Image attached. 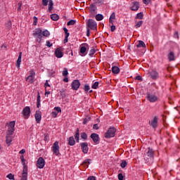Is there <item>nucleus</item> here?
Segmentation results:
<instances>
[{
	"mask_svg": "<svg viewBox=\"0 0 180 180\" xmlns=\"http://www.w3.org/2000/svg\"><path fill=\"white\" fill-rule=\"evenodd\" d=\"M144 160L146 162H150L153 158H154V150L151 148H148L144 153Z\"/></svg>",
	"mask_w": 180,
	"mask_h": 180,
	"instance_id": "obj_1",
	"label": "nucleus"
},
{
	"mask_svg": "<svg viewBox=\"0 0 180 180\" xmlns=\"http://www.w3.org/2000/svg\"><path fill=\"white\" fill-rule=\"evenodd\" d=\"M33 36L37 41L40 42L41 41V38L43 37V31L40 28H38L34 32Z\"/></svg>",
	"mask_w": 180,
	"mask_h": 180,
	"instance_id": "obj_2",
	"label": "nucleus"
},
{
	"mask_svg": "<svg viewBox=\"0 0 180 180\" xmlns=\"http://www.w3.org/2000/svg\"><path fill=\"white\" fill-rule=\"evenodd\" d=\"M116 133V129L115 127L109 128L108 131L105 134V139H110V137H115Z\"/></svg>",
	"mask_w": 180,
	"mask_h": 180,
	"instance_id": "obj_3",
	"label": "nucleus"
},
{
	"mask_svg": "<svg viewBox=\"0 0 180 180\" xmlns=\"http://www.w3.org/2000/svg\"><path fill=\"white\" fill-rule=\"evenodd\" d=\"M87 26H88V27H89V29H91V30H96L98 24H96V20L89 19L87 22Z\"/></svg>",
	"mask_w": 180,
	"mask_h": 180,
	"instance_id": "obj_4",
	"label": "nucleus"
},
{
	"mask_svg": "<svg viewBox=\"0 0 180 180\" xmlns=\"http://www.w3.org/2000/svg\"><path fill=\"white\" fill-rule=\"evenodd\" d=\"M148 77H150L151 79L155 80L158 79V78L160 77V74L156 70H153L148 72Z\"/></svg>",
	"mask_w": 180,
	"mask_h": 180,
	"instance_id": "obj_5",
	"label": "nucleus"
},
{
	"mask_svg": "<svg viewBox=\"0 0 180 180\" xmlns=\"http://www.w3.org/2000/svg\"><path fill=\"white\" fill-rule=\"evenodd\" d=\"M44 165H46V161L44 159L41 157L39 158L37 161V167L39 168V169H41L44 168Z\"/></svg>",
	"mask_w": 180,
	"mask_h": 180,
	"instance_id": "obj_6",
	"label": "nucleus"
},
{
	"mask_svg": "<svg viewBox=\"0 0 180 180\" xmlns=\"http://www.w3.org/2000/svg\"><path fill=\"white\" fill-rule=\"evenodd\" d=\"M71 86L73 91H78L79 86H81V82H79V80L75 79L72 82Z\"/></svg>",
	"mask_w": 180,
	"mask_h": 180,
	"instance_id": "obj_7",
	"label": "nucleus"
},
{
	"mask_svg": "<svg viewBox=\"0 0 180 180\" xmlns=\"http://www.w3.org/2000/svg\"><path fill=\"white\" fill-rule=\"evenodd\" d=\"M52 151L55 155L60 154V146H58V141H56L52 146Z\"/></svg>",
	"mask_w": 180,
	"mask_h": 180,
	"instance_id": "obj_8",
	"label": "nucleus"
},
{
	"mask_svg": "<svg viewBox=\"0 0 180 180\" xmlns=\"http://www.w3.org/2000/svg\"><path fill=\"white\" fill-rule=\"evenodd\" d=\"M36 75V72L33 70L30 71V75L26 77V81L30 84H33L34 82V76Z\"/></svg>",
	"mask_w": 180,
	"mask_h": 180,
	"instance_id": "obj_9",
	"label": "nucleus"
},
{
	"mask_svg": "<svg viewBox=\"0 0 180 180\" xmlns=\"http://www.w3.org/2000/svg\"><path fill=\"white\" fill-rule=\"evenodd\" d=\"M149 124H150L153 129H157V127H158V117L155 116L152 120L149 121Z\"/></svg>",
	"mask_w": 180,
	"mask_h": 180,
	"instance_id": "obj_10",
	"label": "nucleus"
},
{
	"mask_svg": "<svg viewBox=\"0 0 180 180\" xmlns=\"http://www.w3.org/2000/svg\"><path fill=\"white\" fill-rule=\"evenodd\" d=\"M13 131H15V121H12L10 122L8 125V133L10 135L13 134Z\"/></svg>",
	"mask_w": 180,
	"mask_h": 180,
	"instance_id": "obj_11",
	"label": "nucleus"
},
{
	"mask_svg": "<svg viewBox=\"0 0 180 180\" xmlns=\"http://www.w3.org/2000/svg\"><path fill=\"white\" fill-rule=\"evenodd\" d=\"M23 116H25V119H27L29 116H30V107L27 106L24 108L22 112Z\"/></svg>",
	"mask_w": 180,
	"mask_h": 180,
	"instance_id": "obj_12",
	"label": "nucleus"
},
{
	"mask_svg": "<svg viewBox=\"0 0 180 180\" xmlns=\"http://www.w3.org/2000/svg\"><path fill=\"white\" fill-rule=\"evenodd\" d=\"M148 101L151 103L157 102L158 101V97L154 94H147Z\"/></svg>",
	"mask_w": 180,
	"mask_h": 180,
	"instance_id": "obj_13",
	"label": "nucleus"
},
{
	"mask_svg": "<svg viewBox=\"0 0 180 180\" xmlns=\"http://www.w3.org/2000/svg\"><path fill=\"white\" fill-rule=\"evenodd\" d=\"M80 146L82 147V150L84 154H88V151L89 150V148H88V143L86 142L81 143Z\"/></svg>",
	"mask_w": 180,
	"mask_h": 180,
	"instance_id": "obj_14",
	"label": "nucleus"
},
{
	"mask_svg": "<svg viewBox=\"0 0 180 180\" xmlns=\"http://www.w3.org/2000/svg\"><path fill=\"white\" fill-rule=\"evenodd\" d=\"M91 139L93 140L95 144H99V135L98 134H91Z\"/></svg>",
	"mask_w": 180,
	"mask_h": 180,
	"instance_id": "obj_15",
	"label": "nucleus"
},
{
	"mask_svg": "<svg viewBox=\"0 0 180 180\" xmlns=\"http://www.w3.org/2000/svg\"><path fill=\"white\" fill-rule=\"evenodd\" d=\"M55 56L57 57V58H61L64 53H63V51L61 50V48H58L55 51Z\"/></svg>",
	"mask_w": 180,
	"mask_h": 180,
	"instance_id": "obj_16",
	"label": "nucleus"
},
{
	"mask_svg": "<svg viewBox=\"0 0 180 180\" xmlns=\"http://www.w3.org/2000/svg\"><path fill=\"white\" fill-rule=\"evenodd\" d=\"M140 8V4L137 1H134L131 4V11H139Z\"/></svg>",
	"mask_w": 180,
	"mask_h": 180,
	"instance_id": "obj_17",
	"label": "nucleus"
},
{
	"mask_svg": "<svg viewBox=\"0 0 180 180\" xmlns=\"http://www.w3.org/2000/svg\"><path fill=\"white\" fill-rule=\"evenodd\" d=\"M85 46H82L80 48V53L81 54H84V56H86V47H89V46L87 44H84Z\"/></svg>",
	"mask_w": 180,
	"mask_h": 180,
	"instance_id": "obj_18",
	"label": "nucleus"
},
{
	"mask_svg": "<svg viewBox=\"0 0 180 180\" xmlns=\"http://www.w3.org/2000/svg\"><path fill=\"white\" fill-rule=\"evenodd\" d=\"M35 119H36L37 123H40L41 120V113L40 112H37L35 113Z\"/></svg>",
	"mask_w": 180,
	"mask_h": 180,
	"instance_id": "obj_19",
	"label": "nucleus"
},
{
	"mask_svg": "<svg viewBox=\"0 0 180 180\" xmlns=\"http://www.w3.org/2000/svg\"><path fill=\"white\" fill-rule=\"evenodd\" d=\"M89 11L90 13H92V15H95L96 11V6L95 4H91L89 7Z\"/></svg>",
	"mask_w": 180,
	"mask_h": 180,
	"instance_id": "obj_20",
	"label": "nucleus"
},
{
	"mask_svg": "<svg viewBox=\"0 0 180 180\" xmlns=\"http://www.w3.org/2000/svg\"><path fill=\"white\" fill-rule=\"evenodd\" d=\"M20 63H22V52H20L17 62H16L17 68H20Z\"/></svg>",
	"mask_w": 180,
	"mask_h": 180,
	"instance_id": "obj_21",
	"label": "nucleus"
},
{
	"mask_svg": "<svg viewBox=\"0 0 180 180\" xmlns=\"http://www.w3.org/2000/svg\"><path fill=\"white\" fill-rule=\"evenodd\" d=\"M91 164V159H86L85 160L82 165H83V167H85L86 168H88V165Z\"/></svg>",
	"mask_w": 180,
	"mask_h": 180,
	"instance_id": "obj_22",
	"label": "nucleus"
},
{
	"mask_svg": "<svg viewBox=\"0 0 180 180\" xmlns=\"http://www.w3.org/2000/svg\"><path fill=\"white\" fill-rule=\"evenodd\" d=\"M68 144L69 146H75V139H74V136H70L69 138Z\"/></svg>",
	"mask_w": 180,
	"mask_h": 180,
	"instance_id": "obj_23",
	"label": "nucleus"
},
{
	"mask_svg": "<svg viewBox=\"0 0 180 180\" xmlns=\"http://www.w3.org/2000/svg\"><path fill=\"white\" fill-rule=\"evenodd\" d=\"M112 72H113V74H119L120 69L117 66H114L112 68Z\"/></svg>",
	"mask_w": 180,
	"mask_h": 180,
	"instance_id": "obj_24",
	"label": "nucleus"
},
{
	"mask_svg": "<svg viewBox=\"0 0 180 180\" xmlns=\"http://www.w3.org/2000/svg\"><path fill=\"white\" fill-rule=\"evenodd\" d=\"M169 61H174L175 60V56L174 55V52H170L168 55Z\"/></svg>",
	"mask_w": 180,
	"mask_h": 180,
	"instance_id": "obj_25",
	"label": "nucleus"
},
{
	"mask_svg": "<svg viewBox=\"0 0 180 180\" xmlns=\"http://www.w3.org/2000/svg\"><path fill=\"white\" fill-rule=\"evenodd\" d=\"M75 139L76 140V141H79V129H77V131H76V133H75Z\"/></svg>",
	"mask_w": 180,
	"mask_h": 180,
	"instance_id": "obj_26",
	"label": "nucleus"
},
{
	"mask_svg": "<svg viewBox=\"0 0 180 180\" xmlns=\"http://www.w3.org/2000/svg\"><path fill=\"white\" fill-rule=\"evenodd\" d=\"M51 19L52 20L57 21V20H58V19H60V17L57 14H52V15H51Z\"/></svg>",
	"mask_w": 180,
	"mask_h": 180,
	"instance_id": "obj_27",
	"label": "nucleus"
},
{
	"mask_svg": "<svg viewBox=\"0 0 180 180\" xmlns=\"http://www.w3.org/2000/svg\"><path fill=\"white\" fill-rule=\"evenodd\" d=\"M136 47L140 48V47H146V44L143 41H139V44L136 45Z\"/></svg>",
	"mask_w": 180,
	"mask_h": 180,
	"instance_id": "obj_28",
	"label": "nucleus"
},
{
	"mask_svg": "<svg viewBox=\"0 0 180 180\" xmlns=\"http://www.w3.org/2000/svg\"><path fill=\"white\" fill-rule=\"evenodd\" d=\"M44 86H45V91H50V89L51 86H50V84H49V80H46L45 84H44Z\"/></svg>",
	"mask_w": 180,
	"mask_h": 180,
	"instance_id": "obj_29",
	"label": "nucleus"
},
{
	"mask_svg": "<svg viewBox=\"0 0 180 180\" xmlns=\"http://www.w3.org/2000/svg\"><path fill=\"white\" fill-rule=\"evenodd\" d=\"M96 20H97L98 21H101L103 20V15L102 14H97L96 15Z\"/></svg>",
	"mask_w": 180,
	"mask_h": 180,
	"instance_id": "obj_30",
	"label": "nucleus"
},
{
	"mask_svg": "<svg viewBox=\"0 0 180 180\" xmlns=\"http://www.w3.org/2000/svg\"><path fill=\"white\" fill-rule=\"evenodd\" d=\"M53 5H54V4L53 3V1L49 0V11H53Z\"/></svg>",
	"mask_w": 180,
	"mask_h": 180,
	"instance_id": "obj_31",
	"label": "nucleus"
},
{
	"mask_svg": "<svg viewBox=\"0 0 180 180\" xmlns=\"http://www.w3.org/2000/svg\"><path fill=\"white\" fill-rule=\"evenodd\" d=\"M95 53H96V50L95 49V48H92V49L89 51V56H90V57H92V56H93L94 54H95Z\"/></svg>",
	"mask_w": 180,
	"mask_h": 180,
	"instance_id": "obj_32",
	"label": "nucleus"
},
{
	"mask_svg": "<svg viewBox=\"0 0 180 180\" xmlns=\"http://www.w3.org/2000/svg\"><path fill=\"white\" fill-rule=\"evenodd\" d=\"M49 37L50 36V32L48 30H45L42 32V37Z\"/></svg>",
	"mask_w": 180,
	"mask_h": 180,
	"instance_id": "obj_33",
	"label": "nucleus"
},
{
	"mask_svg": "<svg viewBox=\"0 0 180 180\" xmlns=\"http://www.w3.org/2000/svg\"><path fill=\"white\" fill-rule=\"evenodd\" d=\"M127 166V162H126V160H122L120 164V167L122 168H126Z\"/></svg>",
	"mask_w": 180,
	"mask_h": 180,
	"instance_id": "obj_34",
	"label": "nucleus"
},
{
	"mask_svg": "<svg viewBox=\"0 0 180 180\" xmlns=\"http://www.w3.org/2000/svg\"><path fill=\"white\" fill-rule=\"evenodd\" d=\"M81 138L83 139L84 140H87L88 139V135H86V133L83 132L81 134Z\"/></svg>",
	"mask_w": 180,
	"mask_h": 180,
	"instance_id": "obj_35",
	"label": "nucleus"
},
{
	"mask_svg": "<svg viewBox=\"0 0 180 180\" xmlns=\"http://www.w3.org/2000/svg\"><path fill=\"white\" fill-rule=\"evenodd\" d=\"M98 86H99V82H95L94 84L92 85L91 88H93V89H97Z\"/></svg>",
	"mask_w": 180,
	"mask_h": 180,
	"instance_id": "obj_36",
	"label": "nucleus"
},
{
	"mask_svg": "<svg viewBox=\"0 0 180 180\" xmlns=\"http://www.w3.org/2000/svg\"><path fill=\"white\" fill-rule=\"evenodd\" d=\"M91 89V87L88 84H85L84 87V90L85 92H88Z\"/></svg>",
	"mask_w": 180,
	"mask_h": 180,
	"instance_id": "obj_37",
	"label": "nucleus"
},
{
	"mask_svg": "<svg viewBox=\"0 0 180 180\" xmlns=\"http://www.w3.org/2000/svg\"><path fill=\"white\" fill-rule=\"evenodd\" d=\"M68 26H73V25H75V20H71L67 23Z\"/></svg>",
	"mask_w": 180,
	"mask_h": 180,
	"instance_id": "obj_38",
	"label": "nucleus"
},
{
	"mask_svg": "<svg viewBox=\"0 0 180 180\" xmlns=\"http://www.w3.org/2000/svg\"><path fill=\"white\" fill-rule=\"evenodd\" d=\"M90 120H91V117H86V118H84V120L83 121V124H86V123L88 122H89Z\"/></svg>",
	"mask_w": 180,
	"mask_h": 180,
	"instance_id": "obj_39",
	"label": "nucleus"
},
{
	"mask_svg": "<svg viewBox=\"0 0 180 180\" xmlns=\"http://www.w3.org/2000/svg\"><path fill=\"white\" fill-rule=\"evenodd\" d=\"M141 25H143V21H139L135 25L136 29H138V27H141Z\"/></svg>",
	"mask_w": 180,
	"mask_h": 180,
	"instance_id": "obj_40",
	"label": "nucleus"
},
{
	"mask_svg": "<svg viewBox=\"0 0 180 180\" xmlns=\"http://www.w3.org/2000/svg\"><path fill=\"white\" fill-rule=\"evenodd\" d=\"M60 96H65V90H64V89H62L61 90H60Z\"/></svg>",
	"mask_w": 180,
	"mask_h": 180,
	"instance_id": "obj_41",
	"label": "nucleus"
},
{
	"mask_svg": "<svg viewBox=\"0 0 180 180\" xmlns=\"http://www.w3.org/2000/svg\"><path fill=\"white\" fill-rule=\"evenodd\" d=\"M143 13H139L137 15H136V19H143Z\"/></svg>",
	"mask_w": 180,
	"mask_h": 180,
	"instance_id": "obj_42",
	"label": "nucleus"
},
{
	"mask_svg": "<svg viewBox=\"0 0 180 180\" xmlns=\"http://www.w3.org/2000/svg\"><path fill=\"white\" fill-rule=\"evenodd\" d=\"M50 1L49 0H42V5H44V6H47V5H49Z\"/></svg>",
	"mask_w": 180,
	"mask_h": 180,
	"instance_id": "obj_43",
	"label": "nucleus"
},
{
	"mask_svg": "<svg viewBox=\"0 0 180 180\" xmlns=\"http://www.w3.org/2000/svg\"><path fill=\"white\" fill-rule=\"evenodd\" d=\"M54 110H56L57 113H61V108L60 107H55Z\"/></svg>",
	"mask_w": 180,
	"mask_h": 180,
	"instance_id": "obj_44",
	"label": "nucleus"
},
{
	"mask_svg": "<svg viewBox=\"0 0 180 180\" xmlns=\"http://www.w3.org/2000/svg\"><path fill=\"white\" fill-rule=\"evenodd\" d=\"M18 8H17V11H18V12H20V11H22V2H19L18 4Z\"/></svg>",
	"mask_w": 180,
	"mask_h": 180,
	"instance_id": "obj_45",
	"label": "nucleus"
},
{
	"mask_svg": "<svg viewBox=\"0 0 180 180\" xmlns=\"http://www.w3.org/2000/svg\"><path fill=\"white\" fill-rule=\"evenodd\" d=\"M7 177L8 179H15V176L11 173L7 175Z\"/></svg>",
	"mask_w": 180,
	"mask_h": 180,
	"instance_id": "obj_46",
	"label": "nucleus"
},
{
	"mask_svg": "<svg viewBox=\"0 0 180 180\" xmlns=\"http://www.w3.org/2000/svg\"><path fill=\"white\" fill-rule=\"evenodd\" d=\"M62 74L63 77H67V75H68V70L67 69H65V70L63 71Z\"/></svg>",
	"mask_w": 180,
	"mask_h": 180,
	"instance_id": "obj_47",
	"label": "nucleus"
},
{
	"mask_svg": "<svg viewBox=\"0 0 180 180\" xmlns=\"http://www.w3.org/2000/svg\"><path fill=\"white\" fill-rule=\"evenodd\" d=\"M65 36H70V33H68V30L65 27L63 28Z\"/></svg>",
	"mask_w": 180,
	"mask_h": 180,
	"instance_id": "obj_48",
	"label": "nucleus"
},
{
	"mask_svg": "<svg viewBox=\"0 0 180 180\" xmlns=\"http://www.w3.org/2000/svg\"><path fill=\"white\" fill-rule=\"evenodd\" d=\"M51 115L53 117H57V116L58 115V112H57V111H53Z\"/></svg>",
	"mask_w": 180,
	"mask_h": 180,
	"instance_id": "obj_49",
	"label": "nucleus"
},
{
	"mask_svg": "<svg viewBox=\"0 0 180 180\" xmlns=\"http://www.w3.org/2000/svg\"><path fill=\"white\" fill-rule=\"evenodd\" d=\"M37 102H40V91H37Z\"/></svg>",
	"mask_w": 180,
	"mask_h": 180,
	"instance_id": "obj_50",
	"label": "nucleus"
},
{
	"mask_svg": "<svg viewBox=\"0 0 180 180\" xmlns=\"http://www.w3.org/2000/svg\"><path fill=\"white\" fill-rule=\"evenodd\" d=\"M6 27H8V29H11V27H12V22H8L6 23Z\"/></svg>",
	"mask_w": 180,
	"mask_h": 180,
	"instance_id": "obj_51",
	"label": "nucleus"
},
{
	"mask_svg": "<svg viewBox=\"0 0 180 180\" xmlns=\"http://www.w3.org/2000/svg\"><path fill=\"white\" fill-rule=\"evenodd\" d=\"M70 35H65L64 43H68V37Z\"/></svg>",
	"mask_w": 180,
	"mask_h": 180,
	"instance_id": "obj_52",
	"label": "nucleus"
},
{
	"mask_svg": "<svg viewBox=\"0 0 180 180\" xmlns=\"http://www.w3.org/2000/svg\"><path fill=\"white\" fill-rule=\"evenodd\" d=\"M118 179L119 180H123V174L122 173H120L118 174Z\"/></svg>",
	"mask_w": 180,
	"mask_h": 180,
	"instance_id": "obj_53",
	"label": "nucleus"
},
{
	"mask_svg": "<svg viewBox=\"0 0 180 180\" xmlns=\"http://www.w3.org/2000/svg\"><path fill=\"white\" fill-rule=\"evenodd\" d=\"M46 46H47V47H51L53 44H50V41H46Z\"/></svg>",
	"mask_w": 180,
	"mask_h": 180,
	"instance_id": "obj_54",
	"label": "nucleus"
},
{
	"mask_svg": "<svg viewBox=\"0 0 180 180\" xmlns=\"http://www.w3.org/2000/svg\"><path fill=\"white\" fill-rule=\"evenodd\" d=\"M93 129H94V130H98V129H99V127L98 126V124H94Z\"/></svg>",
	"mask_w": 180,
	"mask_h": 180,
	"instance_id": "obj_55",
	"label": "nucleus"
},
{
	"mask_svg": "<svg viewBox=\"0 0 180 180\" xmlns=\"http://www.w3.org/2000/svg\"><path fill=\"white\" fill-rule=\"evenodd\" d=\"M136 79H137L138 81H143V79L141 78V76H140V75L136 76Z\"/></svg>",
	"mask_w": 180,
	"mask_h": 180,
	"instance_id": "obj_56",
	"label": "nucleus"
},
{
	"mask_svg": "<svg viewBox=\"0 0 180 180\" xmlns=\"http://www.w3.org/2000/svg\"><path fill=\"white\" fill-rule=\"evenodd\" d=\"M34 25L35 26L37 25V18L36 16L34 17Z\"/></svg>",
	"mask_w": 180,
	"mask_h": 180,
	"instance_id": "obj_57",
	"label": "nucleus"
},
{
	"mask_svg": "<svg viewBox=\"0 0 180 180\" xmlns=\"http://www.w3.org/2000/svg\"><path fill=\"white\" fill-rule=\"evenodd\" d=\"M87 180H96V179L95 178V176H91L87 179Z\"/></svg>",
	"mask_w": 180,
	"mask_h": 180,
	"instance_id": "obj_58",
	"label": "nucleus"
},
{
	"mask_svg": "<svg viewBox=\"0 0 180 180\" xmlns=\"http://www.w3.org/2000/svg\"><path fill=\"white\" fill-rule=\"evenodd\" d=\"M115 18V13H112L110 16V19H112L114 20Z\"/></svg>",
	"mask_w": 180,
	"mask_h": 180,
	"instance_id": "obj_59",
	"label": "nucleus"
},
{
	"mask_svg": "<svg viewBox=\"0 0 180 180\" xmlns=\"http://www.w3.org/2000/svg\"><path fill=\"white\" fill-rule=\"evenodd\" d=\"M110 27H111V32H115V30H116V26L112 25Z\"/></svg>",
	"mask_w": 180,
	"mask_h": 180,
	"instance_id": "obj_60",
	"label": "nucleus"
},
{
	"mask_svg": "<svg viewBox=\"0 0 180 180\" xmlns=\"http://www.w3.org/2000/svg\"><path fill=\"white\" fill-rule=\"evenodd\" d=\"M143 2L146 5H148V4H150V0H143Z\"/></svg>",
	"mask_w": 180,
	"mask_h": 180,
	"instance_id": "obj_61",
	"label": "nucleus"
},
{
	"mask_svg": "<svg viewBox=\"0 0 180 180\" xmlns=\"http://www.w3.org/2000/svg\"><path fill=\"white\" fill-rule=\"evenodd\" d=\"M11 141H12V140H11V138L7 137L6 138V143H7V144H9V143H11Z\"/></svg>",
	"mask_w": 180,
	"mask_h": 180,
	"instance_id": "obj_62",
	"label": "nucleus"
},
{
	"mask_svg": "<svg viewBox=\"0 0 180 180\" xmlns=\"http://www.w3.org/2000/svg\"><path fill=\"white\" fill-rule=\"evenodd\" d=\"M26 153V150L25 149H22L20 152L19 154H25Z\"/></svg>",
	"mask_w": 180,
	"mask_h": 180,
	"instance_id": "obj_63",
	"label": "nucleus"
},
{
	"mask_svg": "<svg viewBox=\"0 0 180 180\" xmlns=\"http://www.w3.org/2000/svg\"><path fill=\"white\" fill-rule=\"evenodd\" d=\"M50 95V91H45V96H49Z\"/></svg>",
	"mask_w": 180,
	"mask_h": 180,
	"instance_id": "obj_64",
	"label": "nucleus"
}]
</instances>
